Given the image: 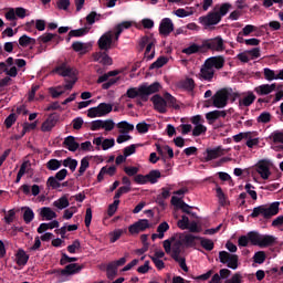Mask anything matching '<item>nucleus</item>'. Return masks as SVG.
I'll return each mask as SVG.
<instances>
[{
    "label": "nucleus",
    "mask_w": 283,
    "mask_h": 283,
    "mask_svg": "<svg viewBox=\"0 0 283 283\" xmlns=\"http://www.w3.org/2000/svg\"><path fill=\"white\" fill-rule=\"evenodd\" d=\"M227 46L222 36L218 35L212 39L201 41V44L191 43L188 48L181 50L182 54L191 56V54H207V52H224Z\"/></svg>",
    "instance_id": "f257e3e1"
},
{
    "label": "nucleus",
    "mask_w": 283,
    "mask_h": 283,
    "mask_svg": "<svg viewBox=\"0 0 283 283\" xmlns=\"http://www.w3.org/2000/svg\"><path fill=\"white\" fill-rule=\"evenodd\" d=\"M156 92H160V83L155 82L150 85L142 84L138 87H130L126 91L125 96L127 98H140L143 103H147L149 101V96L151 94H156Z\"/></svg>",
    "instance_id": "f03ea898"
},
{
    "label": "nucleus",
    "mask_w": 283,
    "mask_h": 283,
    "mask_svg": "<svg viewBox=\"0 0 283 283\" xmlns=\"http://www.w3.org/2000/svg\"><path fill=\"white\" fill-rule=\"evenodd\" d=\"M53 72L65 78L66 84L64 85V90H73L74 85H76V81H78V70L67 65V63L57 65Z\"/></svg>",
    "instance_id": "7ed1b4c3"
},
{
    "label": "nucleus",
    "mask_w": 283,
    "mask_h": 283,
    "mask_svg": "<svg viewBox=\"0 0 283 283\" xmlns=\"http://www.w3.org/2000/svg\"><path fill=\"white\" fill-rule=\"evenodd\" d=\"M280 213V202L274 201L270 206L262 205L255 207L250 214V218H259V216H263L264 220H271L273 216H277Z\"/></svg>",
    "instance_id": "20e7f679"
},
{
    "label": "nucleus",
    "mask_w": 283,
    "mask_h": 283,
    "mask_svg": "<svg viewBox=\"0 0 283 283\" xmlns=\"http://www.w3.org/2000/svg\"><path fill=\"white\" fill-rule=\"evenodd\" d=\"M229 96H231L229 90L221 88L209 101L212 102L213 107H217V109H223L229 105Z\"/></svg>",
    "instance_id": "39448f33"
},
{
    "label": "nucleus",
    "mask_w": 283,
    "mask_h": 283,
    "mask_svg": "<svg viewBox=\"0 0 283 283\" xmlns=\"http://www.w3.org/2000/svg\"><path fill=\"white\" fill-rule=\"evenodd\" d=\"M112 76H118V71H109L106 74L101 75L96 83L98 85L102 84V90H109V87H113V85H116V83H118V81H120V77H113Z\"/></svg>",
    "instance_id": "423d86ee"
},
{
    "label": "nucleus",
    "mask_w": 283,
    "mask_h": 283,
    "mask_svg": "<svg viewBox=\"0 0 283 283\" xmlns=\"http://www.w3.org/2000/svg\"><path fill=\"white\" fill-rule=\"evenodd\" d=\"M178 234L172 235L171 238L164 241V250L167 255H171L175 262H178Z\"/></svg>",
    "instance_id": "0eeeda50"
},
{
    "label": "nucleus",
    "mask_w": 283,
    "mask_h": 283,
    "mask_svg": "<svg viewBox=\"0 0 283 283\" xmlns=\"http://www.w3.org/2000/svg\"><path fill=\"white\" fill-rule=\"evenodd\" d=\"M219 262H221V264H227L228 269H232V271H235V269H238L239 258L238 254H232L227 251H220Z\"/></svg>",
    "instance_id": "6e6552de"
},
{
    "label": "nucleus",
    "mask_w": 283,
    "mask_h": 283,
    "mask_svg": "<svg viewBox=\"0 0 283 283\" xmlns=\"http://www.w3.org/2000/svg\"><path fill=\"white\" fill-rule=\"evenodd\" d=\"M178 227L182 229V231L188 230L190 233H200V231H202V227L198 226V222H189V217L185 214L178 220Z\"/></svg>",
    "instance_id": "1a4fd4ad"
},
{
    "label": "nucleus",
    "mask_w": 283,
    "mask_h": 283,
    "mask_svg": "<svg viewBox=\"0 0 283 283\" xmlns=\"http://www.w3.org/2000/svg\"><path fill=\"white\" fill-rule=\"evenodd\" d=\"M97 45L99 50H104V52H108V50H112V48L116 46V43L114 42V33L112 31L104 33L98 39Z\"/></svg>",
    "instance_id": "9d476101"
},
{
    "label": "nucleus",
    "mask_w": 283,
    "mask_h": 283,
    "mask_svg": "<svg viewBox=\"0 0 283 283\" xmlns=\"http://www.w3.org/2000/svg\"><path fill=\"white\" fill-rule=\"evenodd\" d=\"M222 21L220 18V13L218 11H210L207 15H202L199 18V23L205 25L206 28H211V25H218Z\"/></svg>",
    "instance_id": "9b49d317"
},
{
    "label": "nucleus",
    "mask_w": 283,
    "mask_h": 283,
    "mask_svg": "<svg viewBox=\"0 0 283 283\" xmlns=\"http://www.w3.org/2000/svg\"><path fill=\"white\" fill-rule=\"evenodd\" d=\"M147 229H151V224L147 219H139L137 222L128 227V231L132 235H136L143 231H147Z\"/></svg>",
    "instance_id": "f8f14e48"
},
{
    "label": "nucleus",
    "mask_w": 283,
    "mask_h": 283,
    "mask_svg": "<svg viewBox=\"0 0 283 283\" xmlns=\"http://www.w3.org/2000/svg\"><path fill=\"white\" fill-rule=\"evenodd\" d=\"M199 78L200 81L212 83L213 78H216V70L203 62L199 72Z\"/></svg>",
    "instance_id": "ddd939ff"
},
{
    "label": "nucleus",
    "mask_w": 283,
    "mask_h": 283,
    "mask_svg": "<svg viewBox=\"0 0 283 283\" xmlns=\"http://www.w3.org/2000/svg\"><path fill=\"white\" fill-rule=\"evenodd\" d=\"M83 271V265H78V263H70L63 270H54L53 273L57 275H76V273H81Z\"/></svg>",
    "instance_id": "4468645a"
},
{
    "label": "nucleus",
    "mask_w": 283,
    "mask_h": 283,
    "mask_svg": "<svg viewBox=\"0 0 283 283\" xmlns=\"http://www.w3.org/2000/svg\"><path fill=\"white\" fill-rule=\"evenodd\" d=\"M61 115L59 113H52L49 115L46 120L42 123L41 130L42 132H52L54 127H56V123H59Z\"/></svg>",
    "instance_id": "2eb2a0df"
},
{
    "label": "nucleus",
    "mask_w": 283,
    "mask_h": 283,
    "mask_svg": "<svg viewBox=\"0 0 283 283\" xmlns=\"http://www.w3.org/2000/svg\"><path fill=\"white\" fill-rule=\"evenodd\" d=\"M150 101H151L156 112H159V114L167 113V101L163 96L156 94L150 98Z\"/></svg>",
    "instance_id": "dca6fc26"
},
{
    "label": "nucleus",
    "mask_w": 283,
    "mask_h": 283,
    "mask_svg": "<svg viewBox=\"0 0 283 283\" xmlns=\"http://www.w3.org/2000/svg\"><path fill=\"white\" fill-rule=\"evenodd\" d=\"M205 64L210 66L214 71L216 70H222V67H224V56L217 55V56L208 57L205 61Z\"/></svg>",
    "instance_id": "f3484780"
},
{
    "label": "nucleus",
    "mask_w": 283,
    "mask_h": 283,
    "mask_svg": "<svg viewBox=\"0 0 283 283\" xmlns=\"http://www.w3.org/2000/svg\"><path fill=\"white\" fill-rule=\"evenodd\" d=\"M276 87V84H262L254 87V92L258 96H269V94L275 92Z\"/></svg>",
    "instance_id": "a211bd4d"
},
{
    "label": "nucleus",
    "mask_w": 283,
    "mask_h": 283,
    "mask_svg": "<svg viewBox=\"0 0 283 283\" xmlns=\"http://www.w3.org/2000/svg\"><path fill=\"white\" fill-rule=\"evenodd\" d=\"M174 30V22H171V19L165 18L161 20L159 24V34L161 36H169V33Z\"/></svg>",
    "instance_id": "6ab92c4d"
},
{
    "label": "nucleus",
    "mask_w": 283,
    "mask_h": 283,
    "mask_svg": "<svg viewBox=\"0 0 283 283\" xmlns=\"http://www.w3.org/2000/svg\"><path fill=\"white\" fill-rule=\"evenodd\" d=\"M199 238L200 237H196L193 234H186L184 238L179 235L178 247H182V244H185L187 248H196V240H200Z\"/></svg>",
    "instance_id": "aec40b11"
},
{
    "label": "nucleus",
    "mask_w": 283,
    "mask_h": 283,
    "mask_svg": "<svg viewBox=\"0 0 283 283\" xmlns=\"http://www.w3.org/2000/svg\"><path fill=\"white\" fill-rule=\"evenodd\" d=\"M218 118H227V111H211L206 114L209 125H213Z\"/></svg>",
    "instance_id": "412c9836"
},
{
    "label": "nucleus",
    "mask_w": 283,
    "mask_h": 283,
    "mask_svg": "<svg viewBox=\"0 0 283 283\" xmlns=\"http://www.w3.org/2000/svg\"><path fill=\"white\" fill-rule=\"evenodd\" d=\"M277 244V238L271 234H261V241L259 243L260 249H266L268 247H274Z\"/></svg>",
    "instance_id": "4be33fe9"
},
{
    "label": "nucleus",
    "mask_w": 283,
    "mask_h": 283,
    "mask_svg": "<svg viewBox=\"0 0 283 283\" xmlns=\"http://www.w3.org/2000/svg\"><path fill=\"white\" fill-rule=\"evenodd\" d=\"M63 147H66L69 151H76L81 144L77 143L76 137L70 135L64 139Z\"/></svg>",
    "instance_id": "5701e85b"
},
{
    "label": "nucleus",
    "mask_w": 283,
    "mask_h": 283,
    "mask_svg": "<svg viewBox=\"0 0 283 283\" xmlns=\"http://www.w3.org/2000/svg\"><path fill=\"white\" fill-rule=\"evenodd\" d=\"M73 52H78V54H87L90 52V45L85 42L75 41L71 45Z\"/></svg>",
    "instance_id": "b1692460"
},
{
    "label": "nucleus",
    "mask_w": 283,
    "mask_h": 283,
    "mask_svg": "<svg viewBox=\"0 0 283 283\" xmlns=\"http://www.w3.org/2000/svg\"><path fill=\"white\" fill-rule=\"evenodd\" d=\"M206 154L207 156L205 157V163L216 160V158H220V155L222 154V147H217L214 149L207 148Z\"/></svg>",
    "instance_id": "393cba45"
},
{
    "label": "nucleus",
    "mask_w": 283,
    "mask_h": 283,
    "mask_svg": "<svg viewBox=\"0 0 283 283\" xmlns=\"http://www.w3.org/2000/svg\"><path fill=\"white\" fill-rule=\"evenodd\" d=\"M256 171L263 180H269V176H271V170L269 169V165H266V163H259L256 166Z\"/></svg>",
    "instance_id": "a878e982"
},
{
    "label": "nucleus",
    "mask_w": 283,
    "mask_h": 283,
    "mask_svg": "<svg viewBox=\"0 0 283 283\" xmlns=\"http://www.w3.org/2000/svg\"><path fill=\"white\" fill-rule=\"evenodd\" d=\"M255 94H253V92L249 91L247 93V96L239 99V105L242 107H251V105H253V103H255Z\"/></svg>",
    "instance_id": "bb28decb"
},
{
    "label": "nucleus",
    "mask_w": 283,
    "mask_h": 283,
    "mask_svg": "<svg viewBox=\"0 0 283 283\" xmlns=\"http://www.w3.org/2000/svg\"><path fill=\"white\" fill-rule=\"evenodd\" d=\"M179 87L181 90H186V92H193V90H196V82L193 78L187 77L186 80H181L179 82Z\"/></svg>",
    "instance_id": "cd10ccee"
},
{
    "label": "nucleus",
    "mask_w": 283,
    "mask_h": 283,
    "mask_svg": "<svg viewBox=\"0 0 283 283\" xmlns=\"http://www.w3.org/2000/svg\"><path fill=\"white\" fill-rule=\"evenodd\" d=\"M52 40H54L56 43H61V41H63V38L54 33H44L38 39V41H41L42 43H50V41Z\"/></svg>",
    "instance_id": "c85d7f7f"
},
{
    "label": "nucleus",
    "mask_w": 283,
    "mask_h": 283,
    "mask_svg": "<svg viewBox=\"0 0 283 283\" xmlns=\"http://www.w3.org/2000/svg\"><path fill=\"white\" fill-rule=\"evenodd\" d=\"M15 258L18 266H25L28 264V260H30V255H28L24 250H19Z\"/></svg>",
    "instance_id": "c756f323"
},
{
    "label": "nucleus",
    "mask_w": 283,
    "mask_h": 283,
    "mask_svg": "<svg viewBox=\"0 0 283 283\" xmlns=\"http://www.w3.org/2000/svg\"><path fill=\"white\" fill-rule=\"evenodd\" d=\"M59 221L54 220L50 223H41L38 228V233H45L49 229H59Z\"/></svg>",
    "instance_id": "7c9ffc66"
},
{
    "label": "nucleus",
    "mask_w": 283,
    "mask_h": 283,
    "mask_svg": "<svg viewBox=\"0 0 283 283\" xmlns=\"http://www.w3.org/2000/svg\"><path fill=\"white\" fill-rule=\"evenodd\" d=\"M191 209H193V207L187 205L182 197L178 198V211H181V213H186L187 216H191Z\"/></svg>",
    "instance_id": "2f4dec72"
},
{
    "label": "nucleus",
    "mask_w": 283,
    "mask_h": 283,
    "mask_svg": "<svg viewBox=\"0 0 283 283\" xmlns=\"http://www.w3.org/2000/svg\"><path fill=\"white\" fill-rule=\"evenodd\" d=\"M40 216L46 220H54V218H56V212L50 207H43L41 208Z\"/></svg>",
    "instance_id": "473e14b6"
},
{
    "label": "nucleus",
    "mask_w": 283,
    "mask_h": 283,
    "mask_svg": "<svg viewBox=\"0 0 283 283\" xmlns=\"http://www.w3.org/2000/svg\"><path fill=\"white\" fill-rule=\"evenodd\" d=\"M161 176L160 170H150L149 174L146 175V180L150 182V185H156Z\"/></svg>",
    "instance_id": "72a5a7b5"
},
{
    "label": "nucleus",
    "mask_w": 283,
    "mask_h": 283,
    "mask_svg": "<svg viewBox=\"0 0 283 283\" xmlns=\"http://www.w3.org/2000/svg\"><path fill=\"white\" fill-rule=\"evenodd\" d=\"M169 59L167 56H159L153 64H150L149 70H160L164 65H167Z\"/></svg>",
    "instance_id": "f704fd0d"
},
{
    "label": "nucleus",
    "mask_w": 283,
    "mask_h": 283,
    "mask_svg": "<svg viewBox=\"0 0 283 283\" xmlns=\"http://www.w3.org/2000/svg\"><path fill=\"white\" fill-rule=\"evenodd\" d=\"M22 209L24 210L22 216L23 221L25 222V224H30V222L34 220V210H32V208L30 207H24Z\"/></svg>",
    "instance_id": "c9c22d12"
},
{
    "label": "nucleus",
    "mask_w": 283,
    "mask_h": 283,
    "mask_svg": "<svg viewBox=\"0 0 283 283\" xmlns=\"http://www.w3.org/2000/svg\"><path fill=\"white\" fill-rule=\"evenodd\" d=\"M156 43V38H154V34H149V35H144L140 40H139V50L143 51L145 50L146 45H149V43Z\"/></svg>",
    "instance_id": "e433bc0d"
},
{
    "label": "nucleus",
    "mask_w": 283,
    "mask_h": 283,
    "mask_svg": "<svg viewBox=\"0 0 283 283\" xmlns=\"http://www.w3.org/2000/svg\"><path fill=\"white\" fill-rule=\"evenodd\" d=\"M88 33H90V28L85 27V28H81V29L71 30L69 32V36L78 39L81 36H85V34H88Z\"/></svg>",
    "instance_id": "4c0bfd02"
},
{
    "label": "nucleus",
    "mask_w": 283,
    "mask_h": 283,
    "mask_svg": "<svg viewBox=\"0 0 283 283\" xmlns=\"http://www.w3.org/2000/svg\"><path fill=\"white\" fill-rule=\"evenodd\" d=\"M248 239L250 240L251 244H253V247H260V241L262 239V234H260L255 231H251L248 233Z\"/></svg>",
    "instance_id": "58836bf2"
},
{
    "label": "nucleus",
    "mask_w": 283,
    "mask_h": 283,
    "mask_svg": "<svg viewBox=\"0 0 283 283\" xmlns=\"http://www.w3.org/2000/svg\"><path fill=\"white\" fill-rule=\"evenodd\" d=\"M97 107L102 117L107 116V114H111V112L114 109V106L107 103H99Z\"/></svg>",
    "instance_id": "ea45409f"
},
{
    "label": "nucleus",
    "mask_w": 283,
    "mask_h": 283,
    "mask_svg": "<svg viewBox=\"0 0 283 283\" xmlns=\"http://www.w3.org/2000/svg\"><path fill=\"white\" fill-rule=\"evenodd\" d=\"M199 240L202 249H205L206 251H213V248L216 247V244L211 239L199 237Z\"/></svg>",
    "instance_id": "a19ab883"
},
{
    "label": "nucleus",
    "mask_w": 283,
    "mask_h": 283,
    "mask_svg": "<svg viewBox=\"0 0 283 283\" xmlns=\"http://www.w3.org/2000/svg\"><path fill=\"white\" fill-rule=\"evenodd\" d=\"M154 45H156V42H150L149 44L146 45L144 56L145 59H147V61H151L154 56H156V51L155 50L151 51Z\"/></svg>",
    "instance_id": "79ce46f5"
},
{
    "label": "nucleus",
    "mask_w": 283,
    "mask_h": 283,
    "mask_svg": "<svg viewBox=\"0 0 283 283\" xmlns=\"http://www.w3.org/2000/svg\"><path fill=\"white\" fill-rule=\"evenodd\" d=\"M53 206L56 207V209H67V207H70V200L63 196L60 199H57L56 201L53 202Z\"/></svg>",
    "instance_id": "37998d69"
},
{
    "label": "nucleus",
    "mask_w": 283,
    "mask_h": 283,
    "mask_svg": "<svg viewBox=\"0 0 283 283\" xmlns=\"http://www.w3.org/2000/svg\"><path fill=\"white\" fill-rule=\"evenodd\" d=\"M63 167H69L71 171H76V167H78V160L72 159L71 157H67L62 163Z\"/></svg>",
    "instance_id": "c03bdc74"
},
{
    "label": "nucleus",
    "mask_w": 283,
    "mask_h": 283,
    "mask_svg": "<svg viewBox=\"0 0 283 283\" xmlns=\"http://www.w3.org/2000/svg\"><path fill=\"white\" fill-rule=\"evenodd\" d=\"M253 262L255 264H264L266 262V252L264 251H258L253 255Z\"/></svg>",
    "instance_id": "a18cd8bd"
},
{
    "label": "nucleus",
    "mask_w": 283,
    "mask_h": 283,
    "mask_svg": "<svg viewBox=\"0 0 283 283\" xmlns=\"http://www.w3.org/2000/svg\"><path fill=\"white\" fill-rule=\"evenodd\" d=\"M106 275L108 280H114L118 275V268H115L112 263H108L106 268Z\"/></svg>",
    "instance_id": "49530a36"
},
{
    "label": "nucleus",
    "mask_w": 283,
    "mask_h": 283,
    "mask_svg": "<svg viewBox=\"0 0 283 283\" xmlns=\"http://www.w3.org/2000/svg\"><path fill=\"white\" fill-rule=\"evenodd\" d=\"M46 169H49V171H56L57 169H61V160L50 159L46 163Z\"/></svg>",
    "instance_id": "de8ad7c7"
},
{
    "label": "nucleus",
    "mask_w": 283,
    "mask_h": 283,
    "mask_svg": "<svg viewBox=\"0 0 283 283\" xmlns=\"http://www.w3.org/2000/svg\"><path fill=\"white\" fill-rule=\"evenodd\" d=\"M90 168V157H84L81 160V166L78 168V176H83L85 171Z\"/></svg>",
    "instance_id": "09e8293b"
},
{
    "label": "nucleus",
    "mask_w": 283,
    "mask_h": 283,
    "mask_svg": "<svg viewBox=\"0 0 283 283\" xmlns=\"http://www.w3.org/2000/svg\"><path fill=\"white\" fill-rule=\"evenodd\" d=\"M72 262H78V258L69 256L65 253H62V258L60 260L61 266H65V264H72Z\"/></svg>",
    "instance_id": "8fccbe9b"
},
{
    "label": "nucleus",
    "mask_w": 283,
    "mask_h": 283,
    "mask_svg": "<svg viewBox=\"0 0 283 283\" xmlns=\"http://www.w3.org/2000/svg\"><path fill=\"white\" fill-rule=\"evenodd\" d=\"M168 229H169V223H167V221L161 222L157 227V233H159V240H163V238H165V233H167Z\"/></svg>",
    "instance_id": "3c124183"
},
{
    "label": "nucleus",
    "mask_w": 283,
    "mask_h": 283,
    "mask_svg": "<svg viewBox=\"0 0 283 283\" xmlns=\"http://www.w3.org/2000/svg\"><path fill=\"white\" fill-rule=\"evenodd\" d=\"M101 20V14L96 13V11H92L88 15H86V22L88 25H94L96 21Z\"/></svg>",
    "instance_id": "603ef678"
},
{
    "label": "nucleus",
    "mask_w": 283,
    "mask_h": 283,
    "mask_svg": "<svg viewBox=\"0 0 283 283\" xmlns=\"http://www.w3.org/2000/svg\"><path fill=\"white\" fill-rule=\"evenodd\" d=\"M46 187H50L51 189H60L61 182L59 179H55V177L51 176L46 180Z\"/></svg>",
    "instance_id": "864d4df0"
},
{
    "label": "nucleus",
    "mask_w": 283,
    "mask_h": 283,
    "mask_svg": "<svg viewBox=\"0 0 283 283\" xmlns=\"http://www.w3.org/2000/svg\"><path fill=\"white\" fill-rule=\"evenodd\" d=\"M202 134H207V126L202 124L195 126V128L192 129V136L198 137L202 136Z\"/></svg>",
    "instance_id": "5fc2aeb1"
},
{
    "label": "nucleus",
    "mask_w": 283,
    "mask_h": 283,
    "mask_svg": "<svg viewBox=\"0 0 283 283\" xmlns=\"http://www.w3.org/2000/svg\"><path fill=\"white\" fill-rule=\"evenodd\" d=\"M217 198L219 199L220 206L224 207L227 205V195H224V191H222L221 187H217Z\"/></svg>",
    "instance_id": "6e6d98bb"
},
{
    "label": "nucleus",
    "mask_w": 283,
    "mask_h": 283,
    "mask_svg": "<svg viewBox=\"0 0 283 283\" xmlns=\"http://www.w3.org/2000/svg\"><path fill=\"white\" fill-rule=\"evenodd\" d=\"M229 10H231V3L226 2L220 6L219 11H217V12L220 15V18L222 19V17H227V14L229 13Z\"/></svg>",
    "instance_id": "4d7b16f0"
},
{
    "label": "nucleus",
    "mask_w": 283,
    "mask_h": 283,
    "mask_svg": "<svg viewBox=\"0 0 283 283\" xmlns=\"http://www.w3.org/2000/svg\"><path fill=\"white\" fill-rule=\"evenodd\" d=\"M270 138L273 140V143H281L283 145V130H274Z\"/></svg>",
    "instance_id": "13d9d810"
},
{
    "label": "nucleus",
    "mask_w": 283,
    "mask_h": 283,
    "mask_svg": "<svg viewBox=\"0 0 283 283\" xmlns=\"http://www.w3.org/2000/svg\"><path fill=\"white\" fill-rule=\"evenodd\" d=\"M164 99H166V104L168 103L169 107L178 109V104H176V97H174L171 94L165 93Z\"/></svg>",
    "instance_id": "bf43d9fd"
},
{
    "label": "nucleus",
    "mask_w": 283,
    "mask_h": 283,
    "mask_svg": "<svg viewBox=\"0 0 283 283\" xmlns=\"http://www.w3.org/2000/svg\"><path fill=\"white\" fill-rule=\"evenodd\" d=\"M116 145V140L114 138H106L102 142V149L104 151H107V149H112Z\"/></svg>",
    "instance_id": "052dcab7"
},
{
    "label": "nucleus",
    "mask_w": 283,
    "mask_h": 283,
    "mask_svg": "<svg viewBox=\"0 0 283 283\" xmlns=\"http://www.w3.org/2000/svg\"><path fill=\"white\" fill-rule=\"evenodd\" d=\"M263 74H264L265 81H276L275 71L266 67V69H264Z\"/></svg>",
    "instance_id": "680f3d73"
},
{
    "label": "nucleus",
    "mask_w": 283,
    "mask_h": 283,
    "mask_svg": "<svg viewBox=\"0 0 283 283\" xmlns=\"http://www.w3.org/2000/svg\"><path fill=\"white\" fill-rule=\"evenodd\" d=\"M118 129H124V132L128 133V132H134V124H129L127 122H119L117 124Z\"/></svg>",
    "instance_id": "e2e57ef3"
},
{
    "label": "nucleus",
    "mask_w": 283,
    "mask_h": 283,
    "mask_svg": "<svg viewBox=\"0 0 283 283\" xmlns=\"http://www.w3.org/2000/svg\"><path fill=\"white\" fill-rule=\"evenodd\" d=\"M132 25H134L132 21H123L122 23L115 25L114 30H120V32H124V30H129Z\"/></svg>",
    "instance_id": "0e129e2a"
},
{
    "label": "nucleus",
    "mask_w": 283,
    "mask_h": 283,
    "mask_svg": "<svg viewBox=\"0 0 283 283\" xmlns=\"http://www.w3.org/2000/svg\"><path fill=\"white\" fill-rule=\"evenodd\" d=\"M14 123H17V114L11 113L4 120L7 129H10Z\"/></svg>",
    "instance_id": "69168bd1"
},
{
    "label": "nucleus",
    "mask_w": 283,
    "mask_h": 283,
    "mask_svg": "<svg viewBox=\"0 0 283 283\" xmlns=\"http://www.w3.org/2000/svg\"><path fill=\"white\" fill-rule=\"evenodd\" d=\"M136 129L139 134H147L149 132V124L140 122L136 125Z\"/></svg>",
    "instance_id": "338daca9"
},
{
    "label": "nucleus",
    "mask_w": 283,
    "mask_h": 283,
    "mask_svg": "<svg viewBox=\"0 0 283 283\" xmlns=\"http://www.w3.org/2000/svg\"><path fill=\"white\" fill-rule=\"evenodd\" d=\"M224 283H242V274L237 272L231 279L226 280Z\"/></svg>",
    "instance_id": "774afa93"
}]
</instances>
